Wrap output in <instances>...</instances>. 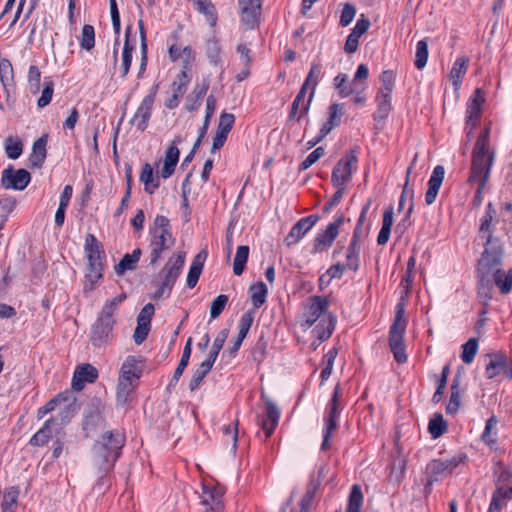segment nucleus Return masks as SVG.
<instances>
[{
  "mask_svg": "<svg viewBox=\"0 0 512 512\" xmlns=\"http://www.w3.org/2000/svg\"><path fill=\"white\" fill-rule=\"evenodd\" d=\"M152 107V96H145L131 119V124L136 125L140 131H144L148 126Z\"/></svg>",
  "mask_w": 512,
  "mask_h": 512,
  "instance_id": "obj_26",
  "label": "nucleus"
},
{
  "mask_svg": "<svg viewBox=\"0 0 512 512\" xmlns=\"http://www.w3.org/2000/svg\"><path fill=\"white\" fill-rule=\"evenodd\" d=\"M149 235L150 264L155 265L164 252L174 247L176 239L172 234L169 219L163 215L156 216L153 226L149 229Z\"/></svg>",
  "mask_w": 512,
  "mask_h": 512,
  "instance_id": "obj_5",
  "label": "nucleus"
},
{
  "mask_svg": "<svg viewBox=\"0 0 512 512\" xmlns=\"http://www.w3.org/2000/svg\"><path fill=\"white\" fill-rule=\"evenodd\" d=\"M197 5V10L204 14L211 26H215L217 21V15L215 7L211 2L205 0H193Z\"/></svg>",
  "mask_w": 512,
  "mask_h": 512,
  "instance_id": "obj_54",
  "label": "nucleus"
},
{
  "mask_svg": "<svg viewBox=\"0 0 512 512\" xmlns=\"http://www.w3.org/2000/svg\"><path fill=\"white\" fill-rule=\"evenodd\" d=\"M205 54L209 63L215 67L223 66V59L221 56V45L214 37L208 39L205 43Z\"/></svg>",
  "mask_w": 512,
  "mask_h": 512,
  "instance_id": "obj_35",
  "label": "nucleus"
},
{
  "mask_svg": "<svg viewBox=\"0 0 512 512\" xmlns=\"http://www.w3.org/2000/svg\"><path fill=\"white\" fill-rule=\"evenodd\" d=\"M213 364L210 361L204 360L194 371V374L190 380L189 383V389L190 391H195L199 385L201 384L202 380L205 378V376L210 372L212 369Z\"/></svg>",
  "mask_w": 512,
  "mask_h": 512,
  "instance_id": "obj_46",
  "label": "nucleus"
},
{
  "mask_svg": "<svg viewBox=\"0 0 512 512\" xmlns=\"http://www.w3.org/2000/svg\"><path fill=\"white\" fill-rule=\"evenodd\" d=\"M345 217L340 214L326 229L317 234L313 242L312 253H321L331 247L339 235V229L344 224Z\"/></svg>",
  "mask_w": 512,
  "mask_h": 512,
  "instance_id": "obj_13",
  "label": "nucleus"
},
{
  "mask_svg": "<svg viewBox=\"0 0 512 512\" xmlns=\"http://www.w3.org/2000/svg\"><path fill=\"white\" fill-rule=\"evenodd\" d=\"M105 406L98 398H93L87 405L84 412L83 428L85 431H91L105 424L104 417Z\"/></svg>",
  "mask_w": 512,
  "mask_h": 512,
  "instance_id": "obj_16",
  "label": "nucleus"
},
{
  "mask_svg": "<svg viewBox=\"0 0 512 512\" xmlns=\"http://www.w3.org/2000/svg\"><path fill=\"white\" fill-rule=\"evenodd\" d=\"M182 142V139L180 136L176 137L168 150L166 151L165 159H164V165L161 169V176L164 179L169 178L175 170V167L179 160L180 151L177 148V145Z\"/></svg>",
  "mask_w": 512,
  "mask_h": 512,
  "instance_id": "obj_25",
  "label": "nucleus"
},
{
  "mask_svg": "<svg viewBox=\"0 0 512 512\" xmlns=\"http://www.w3.org/2000/svg\"><path fill=\"white\" fill-rule=\"evenodd\" d=\"M428 60V44L426 40H420L416 45L415 66L418 69L425 67Z\"/></svg>",
  "mask_w": 512,
  "mask_h": 512,
  "instance_id": "obj_58",
  "label": "nucleus"
},
{
  "mask_svg": "<svg viewBox=\"0 0 512 512\" xmlns=\"http://www.w3.org/2000/svg\"><path fill=\"white\" fill-rule=\"evenodd\" d=\"M201 504L208 507L206 512H222V494L215 488L203 486Z\"/></svg>",
  "mask_w": 512,
  "mask_h": 512,
  "instance_id": "obj_27",
  "label": "nucleus"
},
{
  "mask_svg": "<svg viewBox=\"0 0 512 512\" xmlns=\"http://www.w3.org/2000/svg\"><path fill=\"white\" fill-rule=\"evenodd\" d=\"M139 362L136 357L128 356L122 364L119 379L137 382L142 373V369L138 367Z\"/></svg>",
  "mask_w": 512,
  "mask_h": 512,
  "instance_id": "obj_32",
  "label": "nucleus"
},
{
  "mask_svg": "<svg viewBox=\"0 0 512 512\" xmlns=\"http://www.w3.org/2000/svg\"><path fill=\"white\" fill-rule=\"evenodd\" d=\"M53 91H54L53 82L51 80L46 79L44 81V88L42 90L41 96L37 101V105L39 108H44L51 102L52 96H53Z\"/></svg>",
  "mask_w": 512,
  "mask_h": 512,
  "instance_id": "obj_62",
  "label": "nucleus"
},
{
  "mask_svg": "<svg viewBox=\"0 0 512 512\" xmlns=\"http://www.w3.org/2000/svg\"><path fill=\"white\" fill-rule=\"evenodd\" d=\"M494 214H495V210L492 208V204L489 203L488 207H487V211H486L485 215L483 216V218L481 219V224H480L479 239H482L483 241H485V247L487 246L488 240L495 241V242H497L498 245H500L502 247L500 242L497 239H492L491 235L489 233L490 224H491Z\"/></svg>",
  "mask_w": 512,
  "mask_h": 512,
  "instance_id": "obj_38",
  "label": "nucleus"
},
{
  "mask_svg": "<svg viewBox=\"0 0 512 512\" xmlns=\"http://www.w3.org/2000/svg\"><path fill=\"white\" fill-rule=\"evenodd\" d=\"M322 66L319 63H313L311 69L304 81L305 84L311 86V91L313 92V96L315 95L317 84L322 77Z\"/></svg>",
  "mask_w": 512,
  "mask_h": 512,
  "instance_id": "obj_56",
  "label": "nucleus"
},
{
  "mask_svg": "<svg viewBox=\"0 0 512 512\" xmlns=\"http://www.w3.org/2000/svg\"><path fill=\"white\" fill-rule=\"evenodd\" d=\"M23 151V145L20 140H14L9 137L6 140L5 152L10 159H17L20 157Z\"/></svg>",
  "mask_w": 512,
  "mask_h": 512,
  "instance_id": "obj_60",
  "label": "nucleus"
},
{
  "mask_svg": "<svg viewBox=\"0 0 512 512\" xmlns=\"http://www.w3.org/2000/svg\"><path fill=\"white\" fill-rule=\"evenodd\" d=\"M339 396L340 386L337 385L333 391L330 403L328 404L327 416L324 418L325 429L323 432L321 450H327L329 448V439L332 435V432L337 428V419L339 416Z\"/></svg>",
  "mask_w": 512,
  "mask_h": 512,
  "instance_id": "obj_14",
  "label": "nucleus"
},
{
  "mask_svg": "<svg viewBox=\"0 0 512 512\" xmlns=\"http://www.w3.org/2000/svg\"><path fill=\"white\" fill-rule=\"evenodd\" d=\"M502 371H505L507 376H510L512 369L506 368V361L501 355H494L486 366V375L488 378H494Z\"/></svg>",
  "mask_w": 512,
  "mask_h": 512,
  "instance_id": "obj_41",
  "label": "nucleus"
},
{
  "mask_svg": "<svg viewBox=\"0 0 512 512\" xmlns=\"http://www.w3.org/2000/svg\"><path fill=\"white\" fill-rule=\"evenodd\" d=\"M0 82L6 94V104L12 107L11 96L15 91L14 71L11 62L6 58L0 60Z\"/></svg>",
  "mask_w": 512,
  "mask_h": 512,
  "instance_id": "obj_21",
  "label": "nucleus"
},
{
  "mask_svg": "<svg viewBox=\"0 0 512 512\" xmlns=\"http://www.w3.org/2000/svg\"><path fill=\"white\" fill-rule=\"evenodd\" d=\"M428 430L433 438L442 436L447 431V423L440 413H435L428 424Z\"/></svg>",
  "mask_w": 512,
  "mask_h": 512,
  "instance_id": "obj_51",
  "label": "nucleus"
},
{
  "mask_svg": "<svg viewBox=\"0 0 512 512\" xmlns=\"http://www.w3.org/2000/svg\"><path fill=\"white\" fill-rule=\"evenodd\" d=\"M140 181L144 183V190L149 194H153L160 185L158 177H154L153 169L148 163L143 166Z\"/></svg>",
  "mask_w": 512,
  "mask_h": 512,
  "instance_id": "obj_40",
  "label": "nucleus"
},
{
  "mask_svg": "<svg viewBox=\"0 0 512 512\" xmlns=\"http://www.w3.org/2000/svg\"><path fill=\"white\" fill-rule=\"evenodd\" d=\"M262 399L265 401L266 418L262 420L261 426L266 436L269 437L279 422L280 410L277 405L264 393L262 394Z\"/></svg>",
  "mask_w": 512,
  "mask_h": 512,
  "instance_id": "obj_22",
  "label": "nucleus"
},
{
  "mask_svg": "<svg viewBox=\"0 0 512 512\" xmlns=\"http://www.w3.org/2000/svg\"><path fill=\"white\" fill-rule=\"evenodd\" d=\"M381 88L378 93L391 95L394 84L395 74L392 70H385L380 75Z\"/></svg>",
  "mask_w": 512,
  "mask_h": 512,
  "instance_id": "obj_57",
  "label": "nucleus"
},
{
  "mask_svg": "<svg viewBox=\"0 0 512 512\" xmlns=\"http://www.w3.org/2000/svg\"><path fill=\"white\" fill-rule=\"evenodd\" d=\"M18 496L19 489L17 487H10L6 489L1 496L2 512H15Z\"/></svg>",
  "mask_w": 512,
  "mask_h": 512,
  "instance_id": "obj_42",
  "label": "nucleus"
},
{
  "mask_svg": "<svg viewBox=\"0 0 512 512\" xmlns=\"http://www.w3.org/2000/svg\"><path fill=\"white\" fill-rule=\"evenodd\" d=\"M357 162L358 158L355 150L346 152L332 170V184L346 185L351 180L353 172L356 170Z\"/></svg>",
  "mask_w": 512,
  "mask_h": 512,
  "instance_id": "obj_11",
  "label": "nucleus"
},
{
  "mask_svg": "<svg viewBox=\"0 0 512 512\" xmlns=\"http://www.w3.org/2000/svg\"><path fill=\"white\" fill-rule=\"evenodd\" d=\"M468 59L466 57H459L454 62L450 71V80L455 87H458L461 83L462 77L467 71Z\"/></svg>",
  "mask_w": 512,
  "mask_h": 512,
  "instance_id": "obj_44",
  "label": "nucleus"
},
{
  "mask_svg": "<svg viewBox=\"0 0 512 512\" xmlns=\"http://www.w3.org/2000/svg\"><path fill=\"white\" fill-rule=\"evenodd\" d=\"M503 248L495 241L488 240L486 249L478 261V295L484 301L492 298L489 275L492 273L494 284L502 294L512 289V269L507 272L497 268L501 265Z\"/></svg>",
  "mask_w": 512,
  "mask_h": 512,
  "instance_id": "obj_1",
  "label": "nucleus"
},
{
  "mask_svg": "<svg viewBox=\"0 0 512 512\" xmlns=\"http://www.w3.org/2000/svg\"><path fill=\"white\" fill-rule=\"evenodd\" d=\"M495 474H498L496 481V490L493 493L489 512H498L506 506L512 494L511 473L503 469L501 463L495 467Z\"/></svg>",
  "mask_w": 512,
  "mask_h": 512,
  "instance_id": "obj_10",
  "label": "nucleus"
},
{
  "mask_svg": "<svg viewBox=\"0 0 512 512\" xmlns=\"http://www.w3.org/2000/svg\"><path fill=\"white\" fill-rule=\"evenodd\" d=\"M484 102V92L481 88H477L467 103L466 124L470 126L467 132L468 135L471 134L472 129L477 125L482 115V105Z\"/></svg>",
  "mask_w": 512,
  "mask_h": 512,
  "instance_id": "obj_18",
  "label": "nucleus"
},
{
  "mask_svg": "<svg viewBox=\"0 0 512 512\" xmlns=\"http://www.w3.org/2000/svg\"><path fill=\"white\" fill-rule=\"evenodd\" d=\"M363 503V494L358 485H354L351 489L347 512H360Z\"/></svg>",
  "mask_w": 512,
  "mask_h": 512,
  "instance_id": "obj_53",
  "label": "nucleus"
},
{
  "mask_svg": "<svg viewBox=\"0 0 512 512\" xmlns=\"http://www.w3.org/2000/svg\"><path fill=\"white\" fill-rule=\"evenodd\" d=\"M448 473L447 466L444 460L435 459L429 462L426 466V475L428 477L426 488L432 486L434 482L438 481L439 477Z\"/></svg>",
  "mask_w": 512,
  "mask_h": 512,
  "instance_id": "obj_36",
  "label": "nucleus"
},
{
  "mask_svg": "<svg viewBox=\"0 0 512 512\" xmlns=\"http://www.w3.org/2000/svg\"><path fill=\"white\" fill-rule=\"evenodd\" d=\"M136 385L137 382L119 379L116 394L118 404L125 405L128 402L129 397L134 391Z\"/></svg>",
  "mask_w": 512,
  "mask_h": 512,
  "instance_id": "obj_48",
  "label": "nucleus"
},
{
  "mask_svg": "<svg viewBox=\"0 0 512 512\" xmlns=\"http://www.w3.org/2000/svg\"><path fill=\"white\" fill-rule=\"evenodd\" d=\"M248 257L249 247L247 245L239 246L233 261V272L235 275L240 276L243 273Z\"/></svg>",
  "mask_w": 512,
  "mask_h": 512,
  "instance_id": "obj_50",
  "label": "nucleus"
},
{
  "mask_svg": "<svg viewBox=\"0 0 512 512\" xmlns=\"http://www.w3.org/2000/svg\"><path fill=\"white\" fill-rule=\"evenodd\" d=\"M125 445V436L119 431H107L93 447L94 464L100 471L113 468Z\"/></svg>",
  "mask_w": 512,
  "mask_h": 512,
  "instance_id": "obj_3",
  "label": "nucleus"
},
{
  "mask_svg": "<svg viewBox=\"0 0 512 512\" xmlns=\"http://www.w3.org/2000/svg\"><path fill=\"white\" fill-rule=\"evenodd\" d=\"M139 33H140V42H141V61L139 65L138 77L141 78L143 73L146 70L148 57H147V38L146 32L144 29L143 20L139 19L138 21Z\"/></svg>",
  "mask_w": 512,
  "mask_h": 512,
  "instance_id": "obj_49",
  "label": "nucleus"
},
{
  "mask_svg": "<svg viewBox=\"0 0 512 512\" xmlns=\"http://www.w3.org/2000/svg\"><path fill=\"white\" fill-rule=\"evenodd\" d=\"M95 45V31L94 27L89 24H85L82 28V34L80 38L81 48L90 51Z\"/></svg>",
  "mask_w": 512,
  "mask_h": 512,
  "instance_id": "obj_55",
  "label": "nucleus"
},
{
  "mask_svg": "<svg viewBox=\"0 0 512 512\" xmlns=\"http://www.w3.org/2000/svg\"><path fill=\"white\" fill-rule=\"evenodd\" d=\"M463 391L459 386V377L456 376L451 384V394L449 402L446 406V413L450 415H454L458 412L461 405Z\"/></svg>",
  "mask_w": 512,
  "mask_h": 512,
  "instance_id": "obj_37",
  "label": "nucleus"
},
{
  "mask_svg": "<svg viewBox=\"0 0 512 512\" xmlns=\"http://www.w3.org/2000/svg\"><path fill=\"white\" fill-rule=\"evenodd\" d=\"M208 253L206 250H201L193 259L187 275V286L194 288L201 275L204 263L207 259Z\"/></svg>",
  "mask_w": 512,
  "mask_h": 512,
  "instance_id": "obj_30",
  "label": "nucleus"
},
{
  "mask_svg": "<svg viewBox=\"0 0 512 512\" xmlns=\"http://www.w3.org/2000/svg\"><path fill=\"white\" fill-rule=\"evenodd\" d=\"M185 257L186 253L184 251H179L168 259L164 267L159 272V277L162 279V283L155 293L156 298H160L163 295H170L185 263Z\"/></svg>",
  "mask_w": 512,
  "mask_h": 512,
  "instance_id": "obj_9",
  "label": "nucleus"
},
{
  "mask_svg": "<svg viewBox=\"0 0 512 512\" xmlns=\"http://www.w3.org/2000/svg\"><path fill=\"white\" fill-rule=\"evenodd\" d=\"M239 6L243 24L253 29L261 15V0H239Z\"/></svg>",
  "mask_w": 512,
  "mask_h": 512,
  "instance_id": "obj_20",
  "label": "nucleus"
},
{
  "mask_svg": "<svg viewBox=\"0 0 512 512\" xmlns=\"http://www.w3.org/2000/svg\"><path fill=\"white\" fill-rule=\"evenodd\" d=\"M318 220L319 216L317 214H313L303 217L297 221L284 239L286 246L291 247L297 244L315 226Z\"/></svg>",
  "mask_w": 512,
  "mask_h": 512,
  "instance_id": "obj_17",
  "label": "nucleus"
},
{
  "mask_svg": "<svg viewBox=\"0 0 512 512\" xmlns=\"http://www.w3.org/2000/svg\"><path fill=\"white\" fill-rule=\"evenodd\" d=\"M251 301L254 309H259L265 302L268 288L265 283L257 282L250 286Z\"/></svg>",
  "mask_w": 512,
  "mask_h": 512,
  "instance_id": "obj_43",
  "label": "nucleus"
},
{
  "mask_svg": "<svg viewBox=\"0 0 512 512\" xmlns=\"http://www.w3.org/2000/svg\"><path fill=\"white\" fill-rule=\"evenodd\" d=\"M84 249L88 259L84 291L89 292L95 289L97 282L103 277V258L105 253L102 244L93 234L86 236Z\"/></svg>",
  "mask_w": 512,
  "mask_h": 512,
  "instance_id": "obj_6",
  "label": "nucleus"
},
{
  "mask_svg": "<svg viewBox=\"0 0 512 512\" xmlns=\"http://www.w3.org/2000/svg\"><path fill=\"white\" fill-rule=\"evenodd\" d=\"M356 15V8L351 3H346L342 9L339 24L342 27H347Z\"/></svg>",
  "mask_w": 512,
  "mask_h": 512,
  "instance_id": "obj_63",
  "label": "nucleus"
},
{
  "mask_svg": "<svg viewBox=\"0 0 512 512\" xmlns=\"http://www.w3.org/2000/svg\"><path fill=\"white\" fill-rule=\"evenodd\" d=\"M68 393H60L55 398L48 401L44 406L38 409L37 416L42 419L46 414L55 410L57 405L64 404L63 410L60 413L61 424L68 422L76 413V399L73 398L72 402L67 403L69 400Z\"/></svg>",
  "mask_w": 512,
  "mask_h": 512,
  "instance_id": "obj_12",
  "label": "nucleus"
},
{
  "mask_svg": "<svg viewBox=\"0 0 512 512\" xmlns=\"http://www.w3.org/2000/svg\"><path fill=\"white\" fill-rule=\"evenodd\" d=\"M228 334H229L228 329H223L217 334V336L213 342L212 349L210 350L208 358L206 359L207 361H210L212 364L215 363V361L219 355V352L221 351V349L223 348V346L227 340Z\"/></svg>",
  "mask_w": 512,
  "mask_h": 512,
  "instance_id": "obj_52",
  "label": "nucleus"
},
{
  "mask_svg": "<svg viewBox=\"0 0 512 512\" xmlns=\"http://www.w3.org/2000/svg\"><path fill=\"white\" fill-rule=\"evenodd\" d=\"M30 180V173L26 169L15 170L13 166L4 169L1 175V185L5 189L24 190Z\"/></svg>",
  "mask_w": 512,
  "mask_h": 512,
  "instance_id": "obj_15",
  "label": "nucleus"
},
{
  "mask_svg": "<svg viewBox=\"0 0 512 512\" xmlns=\"http://www.w3.org/2000/svg\"><path fill=\"white\" fill-rule=\"evenodd\" d=\"M126 297L127 295L122 293L104 303L90 329V341L94 347L102 348L112 341L115 325L113 316Z\"/></svg>",
  "mask_w": 512,
  "mask_h": 512,
  "instance_id": "obj_2",
  "label": "nucleus"
},
{
  "mask_svg": "<svg viewBox=\"0 0 512 512\" xmlns=\"http://www.w3.org/2000/svg\"><path fill=\"white\" fill-rule=\"evenodd\" d=\"M360 239L358 238V231H354L351 241L349 243L346 262L343 263L347 269L356 272L359 269L360 263Z\"/></svg>",
  "mask_w": 512,
  "mask_h": 512,
  "instance_id": "obj_28",
  "label": "nucleus"
},
{
  "mask_svg": "<svg viewBox=\"0 0 512 512\" xmlns=\"http://www.w3.org/2000/svg\"><path fill=\"white\" fill-rule=\"evenodd\" d=\"M445 176V169L442 165H437L430 176L428 181V189L425 194V202L427 205H432L437 197L439 189L442 185Z\"/></svg>",
  "mask_w": 512,
  "mask_h": 512,
  "instance_id": "obj_24",
  "label": "nucleus"
},
{
  "mask_svg": "<svg viewBox=\"0 0 512 512\" xmlns=\"http://www.w3.org/2000/svg\"><path fill=\"white\" fill-rule=\"evenodd\" d=\"M376 101H377L378 107H377V111L374 114V119L375 120H383V119L387 118V116L389 115V113L392 109L391 95L378 93L377 97H376Z\"/></svg>",
  "mask_w": 512,
  "mask_h": 512,
  "instance_id": "obj_47",
  "label": "nucleus"
},
{
  "mask_svg": "<svg viewBox=\"0 0 512 512\" xmlns=\"http://www.w3.org/2000/svg\"><path fill=\"white\" fill-rule=\"evenodd\" d=\"M328 302L320 296H313L303 313L304 328H310L327 310Z\"/></svg>",
  "mask_w": 512,
  "mask_h": 512,
  "instance_id": "obj_19",
  "label": "nucleus"
},
{
  "mask_svg": "<svg viewBox=\"0 0 512 512\" xmlns=\"http://www.w3.org/2000/svg\"><path fill=\"white\" fill-rule=\"evenodd\" d=\"M98 376V372L96 368H94L90 364H83L79 366L73 375L72 378V388L75 391H81L85 383H93Z\"/></svg>",
  "mask_w": 512,
  "mask_h": 512,
  "instance_id": "obj_23",
  "label": "nucleus"
},
{
  "mask_svg": "<svg viewBox=\"0 0 512 512\" xmlns=\"http://www.w3.org/2000/svg\"><path fill=\"white\" fill-rule=\"evenodd\" d=\"M488 134V130H484L481 133L475 143L472 155L469 182L478 183V193L484 188L493 163V154L488 147Z\"/></svg>",
  "mask_w": 512,
  "mask_h": 512,
  "instance_id": "obj_4",
  "label": "nucleus"
},
{
  "mask_svg": "<svg viewBox=\"0 0 512 512\" xmlns=\"http://www.w3.org/2000/svg\"><path fill=\"white\" fill-rule=\"evenodd\" d=\"M325 151L323 147H318L312 151L306 159L299 165V171H304L316 163L323 155Z\"/></svg>",
  "mask_w": 512,
  "mask_h": 512,
  "instance_id": "obj_64",
  "label": "nucleus"
},
{
  "mask_svg": "<svg viewBox=\"0 0 512 512\" xmlns=\"http://www.w3.org/2000/svg\"><path fill=\"white\" fill-rule=\"evenodd\" d=\"M461 359L464 363L469 364L474 360L478 350V341L476 338H470L463 346Z\"/></svg>",
  "mask_w": 512,
  "mask_h": 512,
  "instance_id": "obj_59",
  "label": "nucleus"
},
{
  "mask_svg": "<svg viewBox=\"0 0 512 512\" xmlns=\"http://www.w3.org/2000/svg\"><path fill=\"white\" fill-rule=\"evenodd\" d=\"M228 296L221 294L217 296L211 303L210 316L212 319H216L223 312L225 306L228 303Z\"/></svg>",
  "mask_w": 512,
  "mask_h": 512,
  "instance_id": "obj_61",
  "label": "nucleus"
},
{
  "mask_svg": "<svg viewBox=\"0 0 512 512\" xmlns=\"http://www.w3.org/2000/svg\"><path fill=\"white\" fill-rule=\"evenodd\" d=\"M405 304L401 301L396 306V314L393 324L389 332V346L393 353L394 359L403 364L407 361V354L404 345V334L406 330L407 320L404 317Z\"/></svg>",
  "mask_w": 512,
  "mask_h": 512,
  "instance_id": "obj_7",
  "label": "nucleus"
},
{
  "mask_svg": "<svg viewBox=\"0 0 512 512\" xmlns=\"http://www.w3.org/2000/svg\"><path fill=\"white\" fill-rule=\"evenodd\" d=\"M209 89V83L203 82L201 85H197L193 92L188 96L186 102V109L188 111L196 110L200 104L205 94Z\"/></svg>",
  "mask_w": 512,
  "mask_h": 512,
  "instance_id": "obj_39",
  "label": "nucleus"
},
{
  "mask_svg": "<svg viewBox=\"0 0 512 512\" xmlns=\"http://www.w3.org/2000/svg\"><path fill=\"white\" fill-rule=\"evenodd\" d=\"M336 325V318L331 315H325L313 330V333L320 342L327 340L333 333Z\"/></svg>",
  "mask_w": 512,
  "mask_h": 512,
  "instance_id": "obj_34",
  "label": "nucleus"
},
{
  "mask_svg": "<svg viewBox=\"0 0 512 512\" xmlns=\"http://www.w3.org/2000/svg\"><path fill=\"white\" fill-rule=\"evenodd\" d=\"M55 420H47L43 427L38 430L30 439V444L33 446H43L52 438L51 425Z\"/></svg>",
  "mask_w": 512,
  "mask_h": 512,
  "instance_id": "obj_45",
  "label": "nucleus"
},
{
  "mask_svg": "<svg viewBox=\"0 0 512 512\" xmlns=\"http://www.w3.org/2000/svg\"><path fill=\"white\" fill-rule=\"evenodd\" d=\"M132 32V26H127L125 30V40L122 51V59H121V77L125 78L129 73L131 63H132V52L134 50V46L130 43V35Z\"/></svg>",
  "mask_w": 512,
  "mask_h": 512,
  "instance_id": "obj_31",
  "label": "nucleus"
},
{
  "mask_svg": "<svg viewBox=\"0 0 512 512\" xmlns=\"http://www.w3.org/2000/svg\"><path fill=\"white\" fill-rule=\"evenodd\" d=\"M142 251L137 248L131 254H125L120 262L114 267L115 273L118 276L124 275L127 271L135 270L137 263L141 257Z\"/></svg>",
  "mask_w": 512,
  "mask_h": 512,
  "instance_id": "obj_33",
  "label": "nucleus"
},
{
  "mask_svg": "<svg viewBox=\"0 0 512 512\" xmlns=\"http://www.w3.org/2000/svg\"><path fill=\"white\" fill-rule=\"evenodd\" d=\"M187 74L185 71H182L179 75V82L174 81L171 85L172 96L169 97L165 103V106L168 109H174L178 106L180 98L185 94L187 89Z\"/></svg>",
  "mask_w": 512,
  "mask_h": 512,
  "instance_id": "obj_29",
  "label": "nucleus"
},
{
  "mask_svg": "<svg viewBox=\"0 0 512 512\" xmlns=\"http://www.w3.org/2000/svg\"><path fill=\"white\" fill-rule=\"evenodd\" d=\"M185 257L186 253L184 251H179L168 259L164 267L159 272V277L162 279V283L155 293L156 298H160L163 295H170L185 263Z\"/></svg>",
  "mask_w": 512,
  "mask_h": 512,
  "instance_id": "obj_8",
  "label": "nucleus"
}]
</instances>
